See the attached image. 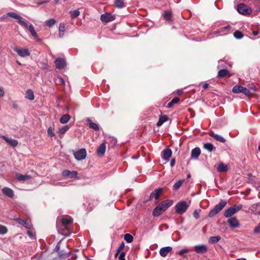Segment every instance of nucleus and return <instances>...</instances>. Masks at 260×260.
I'll use <instances>...</instances> for the list:
<instances>
[{"label": "nucleus", "mask_w": 260, "mask_h": 260, "mask_svg": "<svg viewBox=\"0 0 260 260\" xmlns=\"http://www.w3.org/2000/svg\"><path fill=\"white\" fill-rule=\"evenodd\" d=\"M241 93H243V94H244L245 95H246L247 96H250L254 94V93H250V91L248 89H247L245 87H242Z\"/></svg>", "instance_id": "obj_35"}, {"label": "nucleus", "mask_w": 260, "mask_h": 260, "mask_svg": "<svg viewBox=\"0 0 260 260\" xmlns=\"http://www.w3.org/2000/svg\"><path fill=\"white\" fill-rule=\"evenodd\" d=\"M226 205V201L221 200L209 213V216L212 217L218 213Z\"/></svg>", "instance_id": "obj_3"}, {"label": "nucleus", "mask_w": 260, "mask_h": 260, "mask_svg": "<svg viewBox=\"0 0 260 260\" xmlns=\"http://www.w3.org/2000/svg\"><path fill=\"white\" fill-rule=\"evenodd\" d=\"M124 239L127 243H131L134 240L133 236L129 234H125Z\"/></svg>", "instance_id": "obj_33"}, {"label": "nucleus", "mask_w": 260, "mask_h": 260, "mask_svg": "<svg viewBox=\"0 0 260 260\" xmlns=\"http://www.w3.org/2000/svg\"><path fill=\"white\" fill-rule=\"evenodd\" d=\"M209 136L213 138H214L216 141L224 143L225 142V139L223 138L222 136L215 134L214 132H211L209 133Z\"/></svg>", "instance_id": "obj_21"}, {"label": "nucleus", "mask_w": 260, "mask_h": 260, "mask_svg": "<svg viewBox=\"0 0 260 260\" xmlns=\"http://www.w3.org/2000/svg\"><path fill=\"white\" fill-rule=\"evenodd\" d=\"M48 135L51 137L54 136V134L53 131V128L51 127H49L47 131Z\"/></svg>", "instance_id": "obj_47"}, {"label": "nucleus", "mask_w": 260, "mask_h": 260, "mask_svg": "<svg viewBox=\"0 0 260 260\" xmlns=\"http://www.w3.org/2000/svg\"><path fill=\"white\" fill-rule=\"evenodd\" d=\"M62 225L68 231L69 230V226L73 223V219L69 216H63L61 218Z\"/></svg>", "instance_id": "obj_7"}, {"label": "nucleus", "mask_w": 260, "mask_h": 260, "mask_svg": "<svg viewBox=\"0 0 260 260\" xmlns=\"http://www.w3.org/2000/svg\"><path fill=\"white\" fill-rule=\"evenodd\" d=\"M172 154V150L170 148H167L163 151L162 158L168 161L169 158L171 157Z\"/></svg>", "instance_id": "obj_16"}, {"label": "nucleus", "mask_w": 260, "mask_h": 260, "mask_svg": "<svg viewBox=\"0 0 260 260\" xmlns=\"http://www.w3.org/2000/svg\"><path fill=\"white\" fill-rule=\"evenodd\" d=\"M71 118V116L68 114L63 115L59 119V121L62 124L67 123Z\"/></svg>", "instance_id": "obj_25"}, {"label": "nucleus", "mask_w": 260, "mask_h": 260, "mask_svg": "<svg viewBox=\"0 0 260 260\" xmlns=\"http://www.w3.org/2000/svg\"><path fill=\"white\" fill-rule=\"evenodd\" d=\"M162 192V188H159L155 189L153 192L151 193L149 196V200H151L153 199H155V203H157L158 201V199L160 195Z\"/></svg>", "instance_id": "obj_8"}, {"label": "nucleus", "mask_w": 260, "mask_h": 260, "mask_svg": "<svg viewBox=\"0 0 260 260\" xmlns=\"http://www.w3.org/2000/svg\"><path fill=\"white\" fill-rule=\"evenodd\" d=\"M252 34L253 36H256L258 34V31L256 30H254L252 31Z\"/></svg>", "instance_id": "obj_60"}, {"label": "nucleus", "mask_w": 260, "mask_h": 260, "mask_svg": "<svg viewBox=\"0 0 260 260\" xmlns=\"http://www.w3.org/2000/svg\"><path fill=\"white\" fill-rule=\"evenodd\" d=\"M173 106H174V104H173L172 103V102H169V103H168L167 107H168V108H171V107H172Z\"/></svg>", "instance_id": "obj_61"}, {"label": "nucleus", "mask_w": 260, "mask_h": 260, "mask_svg": "<svg viewBox=\"0 0 260 260\" xmlns=\"http://www.w3.org/2000/svg\"><path fill=\"white\" fill-rule=\"evenodd\" d=\"M172 204L173 201L171 200H167L162 202L160 205L156 207L153 209L152 211V215L155 217L160 215Z\"/></svg>", "instance_id": "obj_1"}, {"label": "nucleus", "mask_w": 260, "mask_h": 260, "mask_svg": "<svg viewBox=\"0 0 260 260\" xmlns=\"http://www.w3.org/2000/svg\"><path fill=\"white\" fill-rule=\"evenodd\" d=\"M242 205H234L230 208L226 209L224 213V215L226 217H230L241 209Z\"/></svg>", "instance_id": "obj_4"}, {"label": "nucleus", "mask_w": 260, "mask_h": 260, "mask_svg": "<svg viewBox=\"0 0 260 260\" xmlns=\"http://www.w3.org/2000/svg\"><path fill=\"white\" fill-rule=\"evenodd\" d=\"M62 174L63 176H68L70 175L71 171L68 170H65L62 172Z\"/></svg>", "instance_id": "obj_48"}, {"label": "nucleus", "mask_w": 260, "mask_h": 260, "mask_svg": "<svg viewBox=\"0 0 260 260\" xmlns=\"http://www.w3.org/2000/svg\"><path fill=\"white\" fill-rule=\"evenodd\" d=\"M228 171V167L223 163L221 162L219 164L217 167V171L218 172H224Z\"/></svg>", "instance_id": "obj_29"}, {"label": "nucleus", "mask_w": 260, "mask_h": 260, "mask_svg": "<svg viewBox=\"0 0 260 260\" xmlns=\"http://www.w3.org/2000/svg\"><path fill=\"white\" fill-rule=\"evenodd\" d=\"M183 182V180H180L176 182L173 185V189L175 190H178L179 188V187L181 186Z\"/></svg>", "instance_id": "obj_39"}, {"label": "nucleus", "mask_w": 260, "mask_h": 260, "mask_svg": "<svg viewBox=\"0 0 260 260\" xmlns=\"http://www.w3.org/2000/svg\"><path fill=\"white\" fill-rule=\"evenodd\" d=\"M164 18L167 21H171L172 18V14L170 11H166L164 13Z\"/></svg>", "instance_id": "obj_36"}, {"label": "nucleus", "mask_w": 260, "mask_h": 260, "mask_svg": "<svg viewBox=\"0 0 260 260\" xmlns=\"http://www.w3.org/2000/svg\"><path fill=\"white\" fill-rule=\"evenodd\" d=\"M64 35V32H59V36L60 38H62Z\"/></svg>", "instance_id": "obj_63"}, {"label": "nucleus", "mask_w": 260, "mask_h": 260, "mask_svg": "<svg viewBox=\"0 0 260 260\" xmlns=\"http://www.w3.org/2000/svg\"><path fill=\"white\" fill-rule=\"evenodd\" d=\"M197 253H205L207 251V247L205 245H199L194 247Z\"/></svg>", "instance_id": "obj_13"}, {"label": "nucleus", "mask_w": 260, "mask_h": 260, "mask_svg": "<svg viewBox=\"0 0 260 260\" xmlns=\"http://www.w3.org/2000/svg\"><path fill=\"white\" fill-rule=\"evenodd\" d=\"M124 256H125V253L124 252H122L119 256V260H125Z\"/></svg>", "instance_id": "obj_51"}, {"label": "nucleus", "mask_w": 260, "mask_h": 260, "mask_svg": "<svg viewBox=\"0 0 260 260\" xmlns=\"http://www.w3.org/2000/svg\"><path fill=\"white\" fill-rule=\"evenodd\" d=\"M15 178L19 181H25L29 179L30 177L27 175H22L20 173H16L15 174Z\"/></svg>", "instance_id": "obj_23"}, {"label": "nucleus", "mask_w": 260, "mask_h": 260, "mask_svg": "<svg viewBox=\"0 0 260 260\" xmlns=\"http://www.w3.org/2000/svg\"><path fill=\"white\" fill-rule=\"evenodd\" d=\"M230 28V26H225L223 27V29H229Z\"/></svg>", "instance_id": "obj_64"}, {"label": "nucleus", "mask_w": 260, "mask_h": 260, "mask_svg": "<svg viewBox=\"0 0 260 260\" xmlns=\"http://www.w3.org/2000/svg\"><path fill=\"white\" fill-rule=\"evenodd\" d=\"M115 19L114 15H112L109 13H105L101 15V20L103 22H109L113 21Z\"/></svg>", "instance_id": "obj_11"}, {"label": "nucleus", "mask_w": 260, "mask_h": 260, "mask_svg": "<svg viewBox=\"0 0 260 260\" xmlns=\"http://www.w3.org/2000/svg\"><path fill=\"white\" fill-rule=\"evenodd\" d=\"M7 228L3 225L0 224V234L4 235L7 232Z\"/></svg>", "instance_id": "obj_43"}, {"label": "nucleus", "mask_w": 260, "mask_h": 260, "mask_svg": "<svg viewBox=\"0 0 260 260\" xmlns=\"http://www.w3.org/2000/svg\"><path fill=\"white\" fill-rule=\"evenodd\" d=\"M69 129V126L68 125H65L61 128H60L58 131L59 135H63L64 134L68 129Z\"/></svg>", "instance_id": "obj_40"}, {"label": "nucleus", "mask_w": 260, "mask_h": 260, "mask_svg": "<svg viewBox=\"0 0 260 260\" xmlns=\"http://www.w3.org/2000/svg\"><path fill=\"white\" fill-rule=\"evenodd\" d=\"M124 244L123 242H122L119 246L117 250V252L115 254V256H117L118 253L120 252L121 250H123V249L124 248Z\"/></svg>", "instance_id": "obj_46"}, {"label": "nucleus", "mask_w": 260, "mask_h": 260, "mask_svg": "<svg viewBox=\"0 0 260 260\" xmlns=\"http://www.w3.org/2000/svg\"><path fill=\"white\" fill-rule=\"evenodd\" d=\"M234 36L237 39H242L243 37V34L239 30L235 31L234 33Z\"/></svg>", "instance_id": "obj_42"}, {"label": "nucleus", "mask_w": 260, "mask_h": 260, "mask_svg": "<svg viewBox=\"0 0 260 260\" xmlns=\"http://www.w3.org/2000/svg\"><path fill=\"white\" fill-rule=\"evenodd\" d=\"M15 220H16L18 223L24 226L26 228H27V229L30 228L29 224L27 221H25L20 218H16V219H15Z\"/></svg>", "instance_id": "obj_28"}, {"label": "nucleus", "mask_w": 260, "mask_h": 260, "mask_svg": "<svg viewBox=\"0 0 260 260\" xmlns=\"http://www.w3.org/2000/svg\"><path fill=\"white\" fill-rule=\"evenodd\" d=\"M48 2V1L40 2L38 3V5H42L43 4H45V3H47Z\"/></svg>", "instance_id": "obj_58"}, {"label": "nucleus", "mask_w": 260, "mask_h": 260, "mask_svg": "<svg viewBox=\"0 0 260 260\" xmlns=\"http://www.w3.org/2000/svg\"><path fill=\"white\" fill-rule=\"evenodd\" d=\"M5 93V91L3 87H0V97L3 96Z\"/></svg>", "instance_id": "obj_56"}, {"label": "nucleus", "mask_w": 260, "mask_h": 260, "mask_svg": "<svg viewBox=\"0 0 260 260\" xmlns=\"http://www.w3.org/2000/svg\"><path fill=\"white\" fill-rule=\"evenodd\" d=\"M70 13L72 18H76L80 15V12L78 10L74 11H70Z\"/></svg>", "instance_id": "obj_41"}, {"label": "nucleus", "mask_w": 260, "mask_h": 260, "mask_svg": "<svg viewBox=\"0 0 260 260\" xmlns=\"http://www.w3.org/2000/svg\"><path fill=\"white\" fill-rule=\"evenodd\" d=\"M175 164V158H173L171 160V162H170V166L171 167H173L174 166Z\"/></svg>", "instance_id": "obj_57"}, {"label": "nucleus", "mask_w": 260, "mask_h": 260, "mask_svg": "<svg viewBox=\"0 0 260 260\" xmlns=\"http://www.w3.org/2000/svg\"><path fill=\"white\" fill-rule=\"evenodd\" d=\"M77 175V173L76 171H71L70 176L71 178L76 177Z\"/></svg>", "instance_id": "obj_54"}, {"label": "nucleus", "mask_w": 260, "mask_h": 260, "mask_svg": "<svg viewBox=\"0 0 260 260\" xmlns=\"http://www.w3.org/2000/svg\"><path fill=\"white\" fill-rule=\"evenodd\" d=\"M2 191L4 194L10 198H13L14 196L13 190L9 187H6L3 188L2 189Z\"/></svg>", "instance_id": "obj_15"}, {"label": "nucleus", "mask_w": 260, "mask_h": 260, "mask_svg": "<svg viewBox=\"0 0 260 260\" xmlns=\"http://www.w3.org/2000/svg\"><path fill=\"white\" fill-rule=\"evenodd\" d=\"M209 86V84L208 83H204L203 85V87L204 89H207Z\"/></svg>", "instance_id": "obj_59"}, {"label": "nucleus", "mask_w": 260, "mask_h": 260, "mask_svg": "<svg viewBox=\"0 0 260 260\" xmlns=\"http://www.w3.org/2000/svg\"><path fill=\"white\" fill-rule=\"evenodd\" d=\"M238 12L244 15L250 14L252 11L251 8L249 7L243 3H240L237 6Z\"/></svg>", "instance_id": "obj_5"}, {"label": "nucleus", "mask_w": 260, "mask_h": 260, "mask_svg": "<svg viewBox=\"0 0 260 260\" xmlns=\"http://www.w3.org/2000/svg\"><path fill=\"white\" fill-rule=\"evenodd\" d=\"M168 120V117L166 115L161 116L159 118V120L156 123L157 126H161L164 122Z\"/></svg>", "instance_id": "obj_27"}, {"label": "nucleus", "mask_w": 260, "mask_h": 260, "mask_svg": "<svg viewBox=\"0 0 260 260\" xmlns=\"http://www.w3.org/2000/svg\"><path fill=\"white\" fill-rule=\"evenodd\" d=\"M25 98L29 100L34 99V94L33 91L31 89H28L26 91Z\"/></svg>", "instance_id": "obj_31"}, {"label": "nucleus", "mask_w": 260, "mask_h": 260, "mask_svg": "<svg viewBox=\"0 0 260 260\" xmlns=\"http://www.w3.org/2000/svg\"><path fill=\"white\" fill-rule=\"evenodd\" d=\"M55 67L57 69L61 70L63 69L66 65V60L62 58H57L54 61Z\"/></svg>", "instance_id": "obj_12"}, {"label": "nucleus", "mask_w": 260, "mask_h": 260, "mask_svg": "<svg viewBox=\"0 0 260 260\" xmlns=\"http://www.w3.org/2000/svg\"><path fill=\"white\" fill-rule=\"evenodd\" d=\"M106 145L105 143H102L98 148L96 153L99 156H102L105 153Z\"/></svg>", "instance_id": "obj_18"}, {"label": "nucleus", "mask_w": 260, "mask_h": 260, "mask_svg": "<svg viewBox=\"0 0 260 260\" xmlns=\"http://www.w3.org/2000/svg\"><path fill=\"white\" fill-rule=\"evenodd\" d=\"M87 121L89 122V127L95 131H98L100 129L99 126L97 123L92 122L89 118L87 119Z\"/></svg>", "instance_id": "obj_26"}, {"label": "nucleus", "mask_w": 260, "mask_h": 260, "mask_svg": "<svg viewBox=\"0 0 260 260\" xmlns=\"http://www.w3.org/2000/svg\"><path fill=\"white\" fill-rule=\"evenodd\" d=\"M228 222L232 228H236L239 226V222L235 217H233L228 220Z\"/></svg>", "instance_id": "obj_14"}, {"label": "nucleus", "mask_w": 260, "mask_h": 260, "mask_svg": "<svg viewBox=\"0 0 260 260\" xmlns=\"http://www.w3.org/2000/svg\"><path fill=\"white\" fill-rule=\"evenodd\" d=\"M201 154V150L199 147H196L191 150V157L197 159Z\"/></svg>", "instance_id": "obj_19"}, {"label": "nucleus", "mask_w": 260, "mask_h": 260, "mask_svg": "<svg viewBox=\"0 0 260 260\" xmlns=\"http://www.w3.org/2000/svg\"><path fill=\"white\" fill-rule=\"evenodd\" d=\"M188 250L186 249H183L181 250H180L177 253L179 255H182L184 253H187L188 252Z\"/></svg>", "instance_id": "obj_53"}, {"label": "nucleus", "mask_w": 260, "mask_h": 260, "mask_svg": "<svg viewBox=\"0 0 260 260\" xmlns=\"http://www.w3.org/2000/svg\"><path fill=\"white\" fill-rule=\"evenodd\" d=\"M250 88L253 90V91H255L256 90V87L255 85H252Z\"/></svg>", "instance_id": "obj_62"}, {"label": "nucleus", "mask_w": 260, "mask_h": 260, "mask_svg": "<svg viewBox=\"0 0 260 260\" xmlns=\"http://www.w3.org/2000/svg\"><path fill=\"white\" fill-rule=\"evenodd\" d=\"M172 250V248L170 246L161 248L159 250V254L162 257H165Z\"/></svg>", "instance_id": "obj_20"}, {"label": "nucleus", "mask_w": 260, "mask_h": 260, "mask_svg": "<svg viewBox=\"0 0 260 260\" xmlns=\"http://www.w3.org/2000/svg\"><path fill=\"white\" fill-rule=\"evenodd\" d=\"M75 158L78 160L85 159L86 156V151L85 149H81L74 153Z\"/></svg>", "instance_id": "obj_9"}, {"label": "nucleus", "mask_w": 260, "mask_h": 260, "mask_svg": "<svg viewBox=\"0 0 260 260\" xmlns=\"http://www.w3.org/2000/svg\"><path fill=\"white\" fill-rule=\"evenodd\" d=\"M193 215L196 219H198L200 217L199 211L197 210L194 211Z\"/></svg>", "instance_id": "obj_49"}, {"label": "nucleus", "mask_w": 260, "mask_h": 260, "mask_svg": "<svg viewBox=\"0 0 260 260\" xmlns=\"http://www.w3.org/2000/svg\"><path fill=\"white\" fill-rule=\"evenodd\" d=\"M221 239V237L219 236H212L209 239V242L211 244L217 243Z\"/></svg>", "instance_id": "obj_32"}, {"label": "nucleus", "mask_w": 260, "mask_h": 260, "mask_svg": "<svg viewBox=\"0 0 260 260\" xmlns=\"http://www.w3.org/2000/svg\"><path fill=\"white\" fill-rule=\"evenodd\" d=\"M56 22V20L52 18L46 20L45 23L48 26L51 27L54 25Z\"/></svg>", "instance_id": "obj_38"}, {"label": "nucleus", "mask_w": 260, "mask_h": 260, "mask_svg": "<svg viewBox=\"0 0 260 260\" xmlns=\"http://www.w3.org/2000/svg\"><path fill=\"white\" fill-rule=\"evenodd\" d=\"M242 87L241 85H235L232 89L233 92L235 93H241Z\"/></svg>", "instance_id": "obj_34"}, {"label": "nucleus", "mask_w": 260, "mask_h": 260, "mask_svg": "<svg viewBox=\"0 0 260 260\" xmlns=\"http://www.w3.org/2000/svg\"><path fill=\"white\" fill-rule=\"evenodd\" d=\"M231 76V75L230 72L226 69L220 70L218 72V77L219 78H222L226 76L230 77Z\"/></svg>", "instance_id": "obj_22"}, {"label": "nucleus", "mask_w": 260, "mask_h": 260, "mask_svg": "<svg viewBox=\"0 0 260 260\" xmlns=\"http://www.w3.org/2000/svg\"><path fill=\"white\" fill-rule=\"evenodd\" d=\"M65 25L63 23H60L59 26V32H64L65 31Z\"/></svg>", "instance_id": "obj_45"}, {"label": "nucleus", "mask_w": 260, "mask_h": 260, "mask_svg": "<svg viewBox=\"0 0 260 260\" xmlns=\"http://www.w3.org/2000/svg\"><path fill=\"white\" fill-rule=\"evenodd\" d=\"M190 205L189 202L187 203L185 201H181L176 204L175 206L176 213L181 215L185 213Z\"/></svg>", "instance_id": "obj_2"}, {"label": "nucleus", "mask_w": 260, "mask_h": 260, "mask_svg": "<svg viewBox=\"0 0 260 260\" xmlns=\"http://www.w3.org/2000/svg\"><path fill=\"white\" fill-rule=\"evenodd\" d=\"M2 138L7 143L13 147H16L18 144V142L16 140L8 138L4 136H3Z\"/></svg>", "instance_id": "obj_17"}, {"label": "nucleus", "mask_w": 260, "mask_h": 260, "mask_svg": "<svg viewBox=\"0 0 260 260\" xmlns=\"http://www.w3.org/2000/svg\"><path fill=\"white\" fill-rule=\"evenodd\" d=\"M7 16L9 17H12L14 19H17L18 22L21 26H24L25 27H27V21L25 19H23L20 15H18L15 12H11L8 13Z\"/></svg>", "instance_id": "obj_6"}, {"label": "nucleus", "mask_w": 260, "mask_h": 260, "mask_svg": "<svg viewBox=\"0 0 260 260\" xmlns=\"http://www.w3.org/2000/svg\"><path fill=\"white\" fill-rule=\"evenodd\" d=\"M26 28H28L29 32H30L32 37L35 38L38 37V34L36 32L35 28L32 24H30L29 25L27 24V27Z\"/></svg>", "instance_id": "obj_30"}, {"label": "nucleus", "mask_w": 260, "mask_h": 260, "mask_svg": "<svg viewBox=\"0 0 260 260\" xmlns=\"http://www.w3.org/2000/svg\"><path fill=\"white\" fill-rule=\"evenodd\" d=\"M254 233L256 234L260 233V224H259L254 229Z\"/></svg>", "instance_id": "obj_52"}, {"label": "nucleus", "mask_w": 260, "mask_h": 260, "mask_svg": "<svg viewBox=\"0 0 260 260\" xmlns=\"http://www.w3.org/2000/svg\"><path fill=\"white\" fill-rule=\"evenodd\" d=\"M114 4L118 8H122L124 7V3L122 0H115Z\"/></svg>", "instance_id": "obj_37"}, {"label": "nucleus", "mask_w": 260, "mask_h": 260, "mask_svg": "<svg viewBox=\"0 0 260 260\" xmlns=\"http://www.w3.org/2000/svg\"><path fill=\"white\" fill-rule=\"evenodd\" d=\"M27 234L31 238H33L34 237V234L32 231H27Z\"/></svg>", "instance_id": "obj_55"}, {"label": "nucleus", "mask_w": 260, "mask_h": 260, "mask_svg": "<svg viewBox=\"0 0 260 260\" xmlns=\"http://www.w3.org/2000/svg\"><path fill=\"white\" fill-rule=\"evenodd\" d=\"M55 81L57 84H64V81L60 77H58Z\"/></svg>", "instance_id": "obj_44"}, {"label": "nucleus", "mask_w": 260, "mask_h": 260, "mask_svg": "<svg viewBox=\"0 0 260 260\" xmlns=\"http://www.w3.org/2000/svg\"><path fill=\"white\" fill-rule=\"evenodd\" d=\"M203 147L210 152L216 150V147L212 144L210 143L204 144Z\"/></svg>", "instance_id": "obj_24"}, {"label": "nucleus", "mask_w": 260, "mask_h": 260, "mask_svg": "<svg viewBox=\"0 0 260 260\" xmlns=\"http://www.w3.org/2000/svg\"><path fill=\"white\" fill-rule=\"evenodd\" d=\"M179 99L178 98H175L171 100V102L173 104H175L179 102Z\"/></svg>", "instance_id": "obj_50"}, {"label": "nucleus", "mask_w": 260, "mask_h": 260, "mask_svg": "<svg viewBox=\"0 0 260 260\" xmlns=\"http://www.w3.org/2000/svg\"><path fill=\"white\" fill-rule=\"evenodd\" d=\"M13 49L17 53L19 56L22 57L28 56L30 55V53L28 50L26 48L19 49L17 47H15Z\"/></svg>", "instance_id": "obj_10"}]
</instances>
